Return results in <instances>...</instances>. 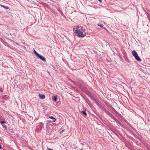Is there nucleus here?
I'll use <instances>...</instances> for the list:
<instances>
[{
  "label": "nucleus",
  "mask_w": 150,
  "mask_h": 150,
  "mask_svg": "<svg viewBox=\"0 0 150 150\" xmlns=\"http://www.w3.org/2000/svg\"><path fill=\"white\" fill-rule=\"evenodd\" d=\"M0 123L1 124L3 125L4 123H5V122L4 121H1V122Z\"/></svg>",
  "instance_id": "obj_12"
},
{
  "label": "nucleus",
  "mask_w": 150,
  "mask_h": 150,
  "mask_svg": "<svg viewBox=\"0 0 150 150\" xmlns=\"http://www.w3.org/2000/svg\"><path fill=\"white\" fill-rule=\"evenodd\" d=\"M2 125L3 127H4L5 129H6L7 127H6V125H4V124Z\"/></svg>",
  "instance_id": "obj_11"
},
{
  "label": "nucleus",
  "mask_w": 150,
  "mask_h": 150,
  "mask_svg": "<svg viewBox=\"0 0 150 150\" xmlns=\"http://www.w3.org/2000/svg\"><path fill=\"white\" fill-rule=\"evenodd\" d=\"M132 54L135 58L139 62L141 61V59L139 57L137 53L135 50L133 51L132 52Z\"/></svg>",
  "instance_id": "obj_2"
},
{
  "label": "nucleus",
  "mask_w": 150,
  "mask_h": 150,
  "mask_svg": "<svg viewBox=\"0 0 150 150\" xmlns=\"http://www.w3.org/2000/svg\"><path fill=\"white\" fill-rule=\"evenodd\" d=\"M98 25L101 27H103V24H101L100 23H98Z\"/></svg>",
  "instance_id": "obj_10"
},
{
  "label": "nucleus",
  "mask_w": 150,
  "mask_h": 150,
  "mask_svg": "<svg viewBox=\"0 0 150 150\" xmlns=\"http://www.w3.org/2000/svg\"><path fill=\"white\" fill-rule=\"evenodd\" d=\"M1 148V145H0V149Z\"/></svg>",
  "instance_id": "obj_15"
},
{
  "label": "nucleus",
  "mask_w": 150,
  "mask_h": 150,
  "mask_svg": "<svg viewBox=\"0 0 150 150\" xmlns=\"http://www.w3.org/2000/svg\"><path fill=\"white\" fill-rule=\"evenodd\" d=\"M34 53L37 56L39 54L35 50H34Z\"/></svg>",
  "instance_id": "obj_9"
},
{
  "label": "nucleus",
  "mask_w": 150,
  "mask_h": 150,
  "mask_svg": "<svg viewBox=\"0 0 150 150\" xmlns=\"http://www.w3.org/2000/svg\"><path fill=\"white\" fill-rule=\"evenodd\" d=\"M82 112L83 113V114H84L85 115H87V113H86V110H83L82 111Z\"/></svg>",
  "instance_id": "obj_8"
},
{
  "label": "nucleus",
  "mask_w": 150,
  "mask_h": 150,
  "mask_svg": "<svg viewBox=\"0 0 150 150\" xmlns=\"http://www.w3.org/2000/svg\"><path fill=\"white\" fill-rule=\"evenodd\" d=\"M37 56L42 60L44 61H46V59L44 57L42 56L41 55L39 54Z\"/></svg>",
  "instance_id": "obj_3"
},
{
  "label": "nucleus",
  "mask_w": 150,
  "mask_h": 150,
  "mask_svg": "<svg viewBox=\"0 0 150 150\" xmlns=\"http://www.w3.org/2000/svg\"><path fill=\"white\" fill-rule=\"evenodd\" d=\"M98 1H99L100 2H102V0H98Z\"/></svg>",
  "instance_id": "obj_14"
},
{
  "label": "nucleus",
  "mask_w": 150,
  "mask_h": 150,
  "mask_svg": "<svg viewBox=\"0 0 150 150\" xmlns=\"http://www.w3.org/2000/svg\"><path fill=\"white\" fill-rule=\"evenodd\" d=\"M0 6H1L4 8H5L6 9H8V6H4V5H1V4L0 5Z\"/></svg>",
  "instance_id": "obj_7"
},
{
  "label": "nucleus",
  "mask_w": 150,
  "mask_h": 150,
  "mask_svg": "<svg viewBox=\"0 0 150 150\" xmlns=\"http://www.w3.org/2000/svg\"><path fill=\"white\" fill-rule=\"evenodd\" d=\"M74 32L76 36L80 37H83L86 35V30L83 27H80L78 26Z\"/></svg>",
  "instance_id": "obj_1"
},
{
  "label": "nucleus",
  "mask_w": 150,
  "mask_h": 150,
  "mask_svg": "<svg viewBox=\"0 0 150 150\" xmlns=\"http://www.w3.org/2000/svg\"><path fill=\"white\" fill-rule=\"evenodd\" d=\"M64 130H61V131H60V134L64 132Z\"/></svg>",
  "instance_id": "obj_13"
},
{
  "label": "nucleus",
  "mask_w": 150,
  "mask_h": 150,
  "mask_svg": "<svg viewBox=\"0 0 150 150\" xmlns=\"http://www.w3.org/2000/svg\"><path fill=\"white\" fill-rule=\"evenodd\" d=\"M57 96H54L53 98V100L54 101L56 102V101L57 100Z\"/></svg>",
  "instance_id": "obj_6"
},
{
  "label": "nucleus",
  "mask_w": 150,
  "mask_h": 150,
  "mask_svg": "<svg viewBox=\"0 0 150 150\" xmlns=\"http://www.w3.org/2000/svg\"><path fill=\"white\" fill-rule=\"evenodd\" d=\"M49 117L50 118V119H52L53 120V121H52L53 122H55L56 120V119L55 118H54V117H53V116H49Z\"/></svg>",
  "instance_id": "obj_5"
},
{
  "label": "nucleus",
  "mask_w": 150,
  "mask_h": 150,
  "mask_svg": "<svg viewBox=\"0 0 150 150\" xmlns=\"http://www.w3.org/2000/svg\"><path fill=\"white\" fill-rule=\"evenodd\" d=\"M39 98L41 99H44L45 97L44 95L42 94H39Z\"/></svg>",
  "instance_id": "obj_4"
}]
</instances>
